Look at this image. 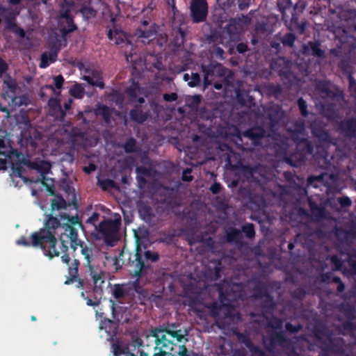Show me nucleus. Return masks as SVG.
<instances>
[{
  "label": "nucleus",
  "mask_w": 356,
  "mask_h": 356,
  "mask_svg": "<svg viewBox=\"0 0 356 356\" xmlns=\"http://www.w3.org/2000/svg\"><path fill=\"white\" fill-rule=\"evenodd\" d=\"M10 161L8 150H0V170H6Z\"/></svg>",
  "instance_id": "obj_48"
},
{
  "label": "nucleus",
  "mask_w": 356,
  "mask_h": 356,
  "mask_svg": "<svg viewBox=\"0 0 356 356\" xmlns=\"http://www.w3.org/2000/svg\"><path fill=\"white\" fill-rule=\"evenodd\" d=\"M136 34L138 38L143 39L142 42L143 43H149L155 38L156 31L151 29L147 30L138 29Z\"/></svg>",
  "instance_id": "obj_32"
},
{
  "label": "nucleus",
  "mask_w": 356,
  "mask_h": 356,
  "mask_svg": "<svg viewBox=\"0 0 356 356\" xmlns=\"http://www.w3.org/2000/svg\"><path fill=\"white\" fill-rule=\"evenodd\" d=\"M292 24L294 26L295 30L300 35L303 34L306 29L307 23L305 21L298 22V19H292Z\"/></svg>",
  "instance_id": "obj_59"
},
{
  "label": "nucleus",
  "mask_w": 356,
  "mask_h": 356,
  "mask_svg": "<svg viewBox=\"0 0 356 356\" xmlns=\"http://www.w3.org/2000/svg\"><path fill=\"white\" fill-rule=\"evenodd\" d=\"M112 294L115 299H120L124 297L125 291L122 285L115 284L113 289Z\"/></svg>",
  "instance_id": "obj_54"
},
{
  "label": "nucleus",
  "mask_w": 356,
  "mask_h": 356,
  "mask_svg": "<svg viewBox=\"0 0 356 356\" xmlns=\"http://www.w3.org/2000/svg\"><path fill=\"white\" fill-rule=\"evenodd\" d=\"M241 232L244 233L245 236L250 239H252L255 236L254 225L252 223H247L242 226Z\"/></svg>",
  "instance_id": "obj_44"
},
{
  "label": "nucleus",
  "mask_w": 356,
  "mask_h": 356,
  "mask_svg": "<svg viewBox=\"0 0 356 356\" xmlns=\"http://www.w3.org/2000/svg\"><path fill=\"white\" fill-rule=\"evenodd\" d=\"M302 328V326L301 324L298 323V325H293L291 323H286L285 324V329L287 332L290 333H297Z\"/></svg>",
  "instance_id": "obj_63"
},
{
  "label": "nucleus",
  "mask_w": 356,
  "mask_h": 356,
  "mask_svg": "<svg viewBox=\"0 0 356 356\" xmlns=\"http://www.w3.org/2000/svg\"><path fill=\"white\" fill-rule=\"evenodd\" d=\"M15 17L16 15L13 13H10L8 16L5 17L6 29L11 32L17 26Z\"/></svg>",
  "instance_id": "obj_49"
},
{
  "label": "nucleus",
  "mask_w": 356,
  "mask_h": 356,
  "mask_svg": "<svg viewBox=\"0 0 356 356\" xmlns=\"http://www.w3.org/2000/svg\"><path fill=\"white\" fill-rule=\"evenodd\" d=\"M339 68L341 70L343 74L347 76L348 79V76L350 74L353 75V71L349 65V62L347 59H341L339 63Z\"/></svg>",
  "instance_id": "obj_47"
},
{
  "label": "nucleus",
  "mask_w": 356,
  "mask_h": 356,
  "mask_svg": "<svg viewBox=\"0 0 356 356\" xmlns=\"http://www.w3.org/2000/svg\"><path fill=\"white\" fill-rule=\"evenodd\" d=\"M76 227L80 228L83 227L77 213L74 216L62 213L60 215V220L50 215L49 218L45 220L44 227L31 234L30 241L25 236H21L16 243L19 245L25 247L40 248L45 256L52 259L60 254V252L56 248V235L58 234V229H63V232L60 233V241L62 244L61 252L65 254L61 256V261L69 265L70 257L67 253L69 245L74 251L79 246L81 253L86 260L85 266L88 268L96 286L102 279L101 273L95 270L93 264L99 251L92 245H88L79 238Z\"/></svg>",
  "instance_id": "obj_1"
},
{
  "label": "nucleus",
  "mask_w": 356,
  "mask_h": 356,
  "mask_svg": "<svg viewBox=\"0 0 356 356\" xmlns=\"http://www.w3.org/2000/svg\"><path fill=\"white\" fill-rule=\"evenodd\" d=\"M325 174L322 173L318 176L312 175L307 178V184L309 186L318 188L323 183Z\"/></svg>",
  "instance_id": "obj_39"
},
{
  "label": "nucleus",
  "mask_w": 356,
  "mask_h": 356,
  "mask_svg": "<svg viewBox=\"0 0 356 356\" xmlns=\"http://www.w3.org/2000/svg\"><path fill=\"white\" fill-rule=\"evenodd\" d=\"M143 257L144 258L145 262L149 263V261H150L153 263L159 261V254L156 252L147 250L143 252Z\"/></svg>",
  "instance_id": "obj_46"
},
{
  "label": "nucleus",
  "mask_w": 356,
  "mask_h": 356,
  "mask_svg": "<svg viewBox=\"0 0 356 356\" xmlns=\"http://www.w3.org/2000/svg\"><path fill=\"white\" fill-rule=\"evenodd\" d=\"M140 90V84L138 81H133L132 84L126 89V93L130 99L131 102H134L137 98V93Z\"/></svg>",
  "instance_id": "obj_35"
},
{
  "label": "nucleus",
  "mask_w": 356,
  "mask_h": 356,
  "mask_svg": "<svg viewBox=\"0 0 356 356\" xmlns=\"http://www.w3.org/2000/svg\"><path fill=\"white\" fill-rule=\"evenodd\" d=\"M165 197L162 200L163 204H167L172 208L179 205L178 200V191L174 188L164 186Z\"/></svg>",
  "instance_id": "obj_19"
},
{
  "label": "nucleus",
  "mask_w": 356,
  "mask_h": 356,
  "mask_svg": "<svg viewBox=\"0 0 356 356\" xmlns=\"http://www.w3.org/2000/svg\"><path fill=\"white\" fill-rule=\"evenodd\" d=\"M284 161L286 163L290 165L293 167H298L300 166L306 160V156H304V154H301L297 149L293 153L290 155L285 156Z\"/></svg>",
  "instance_id": "obj_24"
},
{
  "label": "nucleus",
  "mask_w": 356,
  "mask_h": 356,
  "mask_svg": "<svg viewBox=\"0 0 356 356\" xmlns=\"http://www.w3.org/2000/svg\"><path fill=\"white\" fill-rule=\"evenodd\" d=\"M136 172L137 175H140L147 177H150L152 175L150 168L142 165L137 167L136 169Z\"/></svg>",
  "instance_id": "obj_64"
},
{
  "label": "nucleus",
  "mask_w": 356,
  "mask_h": 356,
  "mask_svg": "<svg viewBox=\"0 0 356 356\" xmlns=\"http://www.w3.org/2000/svg\"><path fill=\"white\" fill-rule=\"evenodd\" d=\"M100 214L97 212H94L86 220V223L91 225L95 227V231L97 230V222L99 221Z\"/></svg>",
  "instance_id": "obj_62"
},
{
  "label": "nucleus",
  "mask_w": 356,
  "mask_h": 356,
  "mask_svg": "<svg viewBox=\"0 0 356 356\" xmlns=\"http://www.w3.org/2000/svg\"><path fill=\"white\" fill-rule=\"evenodd\" d=\"M191 17L195 23L203 22L208 15V3L206 0H193L191 5Z\"/></svg>",
  "instance_id": "obj_9"
},
{
  "label": "nucleus",
  "mask_w": 356,
  "mask_h": 356,
  "mask_svg": "<svg viewBox=\"0 0 356 356\" xmlns=\"http://www.w3.org/2000/svg\"><path fill=\"white\" fill-rule=\"evenodd\" d=\"M26 164L28 168L36 170L43 178L49 173L51 167L49 162L44 160L30 161Z\"/></svg>",
  "instance_id": "obj_18"
},
{
  "label": "nucleus",
  "mask_w": 356,
  "mask_h": 356,
  "mask_svg": "<svg viewBox=\"0 0 356 356\" xmlns=\"http://www.w3.org/2000/svg\"><path fill=\"white\" fill-rule=\"evenodd\" d=\"M79 265L80 262L76 259H74L73 263L68 265V273L70 275V277H68L65 282V284H72L74 280L78 279Z\"/></svg>",
  "instance_id": "obj_28"
},
{
  "label": "nucleus",
  "mask_w": 356,
  "mask_h": 356,
  "mask_svg": "<svg viewBox=\"0 0 356 356\" xmlns=\"http://www.w3.org/2000/svg\"><path fill=\"white\" fill-rule=\"evenodd\" d=\"M129 118L131 121L138 124H143L150 116L149 109H146L145 106L134 105L129 111Z\"/></svg>",
  "instance_id": "obj_13"
},
{
  "label": "nucleus",
  "mask_w": 356,
  "mask_h": 356,
  "mask_svg": "<svg viewBox=\"0 0 356 356\" xmlns=\"http://www.w3.org/2000/svg\"><path fill=\"white\" fill-rule=\"evenodd\" d=\"M80 13L83 17L87 19L94 17L96 15V10L90 6H82L80 9Z\"/></svg>",
  "instance_id": "obj_50"
},
{
  "label": "nucleus",
  "mask_w": 356,
  "mask_h": 356,
  "mask_svg": "<svg viewBox=\"0 0 356 356\" xmlns=\"http://www.w3.org/2000/svg\"><path fill=\"white\" fill-rule=\"evenodd\" d=\"M2 87L4 95L10 99L13 104L17 106H21L24 104L22 100L24 96L21 97L18 101V97L17 96L18 85L15 79L13 78L10 74H6L3 79Z\"/></svg>",
  "instance_id": "obj_6"
},
{
  "label": "nucleus",
  "mask_w": 356,
  "mask_h": 356,
  "mask_svg": "<svg viewBox=\"0 0 356 356\" xmlns=\"http://www.w3.org/2000/svg\"><path fill=\"white\" fill-rule=\"evenodd\" d=\"M201 81L202 79L199 73L191 72V81L188 82V85L191 88L197 87L200 86Z\"/></svg>",
  "instance_id": "obj_56"
},
{
  "label": "nucleus",
  "mask_w": 356,
  "mask_h": 356,
  "mask_svg": "<svg viewBox=\"0 0 356 356\" xmlns=\"http://www.w3.org/2000/svg\"><path fill=\"white\" fill-rule=\"evenodd\" d=\"M123 148L126 153H134L136 152V140L135 138L131 137L128 138L124 144Z\"/></svg>",
  "instance_id": "obj_45"
},
{
  "label": "nucleus",
  "mask_w": 356,
  "mask_h": 356,
  "mask_svg": "<svg viewBox=\"0 0 356 356\" xmlns=\"http://www.w3.org/2000/svg\"><path fill=\"white\" fill-rule=\"evenodd\" d=\"M84 92V88L79 83L73 85L69 91L70 95L76 99L83 98Z\"/></svg>",
  "instance_id": "obj_40"
},
{
  "label": "nucleus",
  "mask_w": 356,
  "mask_h": 356,
  "mask_svg": "<svg viewBox=\"0 0 356 356\" xmlns=\"http://www.w3.org/2000/svg\"><path fill=\"white\" fill-rule=\"evenodd\" d=\"M261 307L262 309L261 317L266 316V314H272L276 309V302L274 298L269 295L261 299Z\"/></svg>",
  "instance_id": "obj_25"
},
{
  "label": "nucleus",
  "mask_w": 356,
  "mask_h": 356,
  "mask_svg": "<svg viewBox=\"0 0 356 356\" xmlns=\"http://www.w3.org/2000/svg\"><path fill=\"white\" fill-rule=\"evenodd\" d=\"M175 323L167 327H156L149 330L146 335V341H154V350L157 356H190L185 345H178L174 341L180 343L187 334L181 329H177Z\"/></svg>",
  "instance_id": "obj_2"
},
{
  "label": "nucleus",
  "mask_w": 356,
  "mask_h": 356,
  "mask_svg": "<svg viewBox=\"0 0 356 356\" xmlns=\"http://www.w3.org/2000/svg\"><path fill=\"white\" fill-rule=\"evenodd\" d=\"M96 114L102 116L106 124L111 123L112 109L106 105H100L96 110Z\"/></svg>",
  "instance_id": "obj_31"
},
{
  "label": "nucleus",
  "mask_w": 356,
  "mask_h": 356,
  "mask_svg": "<svg viewBox=\"0 0 356 356\" xmlns=\"http://www.w3.org/2000/svg\"><path fill=\"white\" fill-rule=\"evenodd\" d=\"M267 321V327L275 330H280L282 328L284 321L277 316H273L268 317L266 316H262Z\"/></svg>",
  "instance_id": "obj_33"
},
{
  "label": "nucleus",
  "mask_w": 356,
  "mask_h": 356,
  "mask_svg": "<svg viewBox=\"0 0 356 356\" xmlns=\"http://www.w3.org/2000/svg\"><path fill=\"white\" fill-rule=\"evenodd\" d=\"M347 22L350 30L356 31V10H347Z\"/></svg>",
  "instance_id": "obj_43"
},
{
  "label": "nucleus",
  "mask_w": 356,
  "mask_h": 356,
  "mask_svg": "<svg viewBox=\"0 0 356 356\" xmlns=\"http://www.w3.org/2000/svg\"><path fill=\"white\" fill-rule=\"evenodd\" d=\"M338 130L346 138H356V118L343 119L338 123Z\"/></svg>",
  "instance_id": "obj_11"
},
{
  "label": "nucleus",
  "mask_w": 356,
  "mask_h": 356,
  "mask_svg": "<svg viewBox=\"0 0 356 356\" xmlns=\"http://www.w3.org/2000/svg\"><path fill=\"white\" fill-rule=\"evenodd\" d=\"M266 130L261 126L252 127L241 134L238 138L244 150H252L254 146L259 145L266 137Z\"/></svg>",
  "instance_id": "obj_4"
},
{
  "label": "nucleus",
  "mask_w": 356,
  "mask_h": 356,
  "mask_svg": "<svg viewBox=\"0 0 356 356\" xmlns=\"http://www.w3.org/2000/svg\"><path fill=\"white\" fill-rule=\"evenodd\" d=\"M296 36L292 33H287L280 37V40L284 47H293Z\"/></svg>",
  "instance_id": "obj_38"
},
{
  "label": "nucleus",
  "mask_w": 356,
  "mask_h": 356,
  "mask_svg": "<svg viewBox=\"0 0 356 356\" xmlns=\"http://www.w3.org/2000/svg\"><path fill=\"white\" fill-rule=\"evenodd\" d=\"M311 133L314 137L325 131V124L320 120H314L310 124Z\"/></svg>",
  "instance_id": "obj_36"
},
{
  "label": "nucleus",
  "mask_w": 356,
  "mask_h": 356,
  "mask_svg": "<svg viewBox=\"0 0 356 356\" xmlns=\"http://www.w3.org/2000/svg\"><path fill=\"white\" fill-rule=\"evenodd\" d=\"M315 138L318 140V145H316V151L314 156L316 157L319 156L322 159L323 163L326 164L328 157V152L325 146H327L330 144H334V142L332 141L333 139L327 130L324 131L320 134H318V136Z\"/></svg>",
  "instance_id": "obj_8"
},
{
  "label": "nucleus",
  "mask_w": 356,
  "mask_h": 356,
  "mask_svg": "<svg viewBox=\"0 0 356 356\" xmlns=\"http://www.w3.org/2000/svg\"><path fill=\"white\" fill-rule=\"evenodd\" d=\"M107 37L110 40H115V44H121L124 42L126 35L121 29H109L107 33Z\"/></svg>",
  "instance_id": "obj_29"
},
{
  "label": "nucleus",
  "mask_w": 356,
  "mask_h": 356,
  "mask_svg": "<svg viewBox=\"0 0 356 356\" xmlns=\"http://www.w3.org/2000/svg\"><path fill=\"white\" fill-rule=\"evenodd\" d=\"M120 260L122 264L128 268L129 274L136 277L135 282L136 291L139 292L140 287H137L140 278L145 276L152 270V266L149 263L145 262L143 257V250L140 247L137 246L136 250L131 252L128 250L123 248L119 254V257H115L114 265L116 266V270L118 266H121Z\"/></svg>",
  "instance_id": "obj_3"
},
{
  "label": "nucleus",
  "mask_w": 356,
  "mask_h": 356,
  "mask_svg": "<svg viewBox=\"0 0 356 356\" xmlns=\"http://www.w3.org/2000/svg\"><path fill=\"white\" fill-rule=\"evenodd\" d=\"M321 44L318 41H310L308 42V51L312 56L323 58L325 56L324 50L321 49Z\"/></svg>",
  "instance_id": "obj_30"
},
{
  "label": "nucleus",
  "mask_w": 356,
  "mask_h": 356,
  "mask_svg": "<svg viewBox=\"0 0 356 356\" xmlns=\"http://www.w3.org/2000/svg\"><path fill=\"white\" fill-rule=\"evenodd\" d=\"M65 22L67 27H63L60 29V32L63 35H67L77 29V26L74 22L73 17H68V19L65 20Z\"/></svg>",
  "instance_id": "obj_42"
},
{
  "label": "nucleus",
  "mask_w": 356,
  "mask_h": 356,
  "mask_svg": "<svg viewBox=\"0 0 356 356\" xmlns=\"http://www.w3.org/2000/svg\"><path fill=\"white\" fill-rule=\"evenodd\" d=\"M347 264L348 269L344 268V273L350 275H356V254H348Z\"/></svg>",
  "instance_id": "obj_34"
},
{
  "label": "nucleus",
  "mask_w": 356,
  "mask_h": 356,
  "mask_svg": "<svg viewBox=\"0 0 356 356\" xmlns=\"http://www.w3.org/2000/svg\"><path fill=\"white\" fill-rule=\"evenodd\" d=\"M225 32L229 36L230 39L234 40L238 37L239 32L235 24L229 23L225 27Z\"/></svg>",
  "instance_id": "obj_41"
},
{
  "label": "nucleus",
  "mask_w": 356,
  "mask_h": 356,
  "mask_svg": "<svg viewBox=\"0 0 356 356\" xmlns=\"http://www.w3.org/2000/svg\"><path fill=\"white\" fill-rule=\"evenodd\" d=\"M225 239L229 243L239 245L242 243V232L238 229L229 227L225 230Z\"/></svg>",
  "instance_id": "obj_22"
},
{
  "label": "nucleus",
  "mask_w": 356,
  "mask_h": 356,
  "mask_svg": "<svg viewBox=\"0 0 356 356\" xmlns=\"http://www.w3.org/2000/svg\"><path fill=\"white\" fill-rule=\"evenodd\" d=\"M291 345V341L288 339L283 331H275L269 337V343L266 346L268 351H272L277 346L282 348H287Z\"/></svg>",
  "instance_id": "obj_12"
},
{
  "label": "nucleus",
  "mask_w": 356,
  "mask_h": 356,
  "mask_svg": "<svg viewBox=\"0 0 356 356\" xmlns=\"http://www.w3.org/2000/svg\"><path fill=\"white\" fill-rule=\"evenodd\" d=\"M316 88L323 99L333 100L337 97V93L330 88V84L327 81H318L316 83Z\"/></svg>",
  "instance_id": "obj_20"
},
{
  "label": "nucleus",
  "mask_w": 356,
  "mask_h": 356,
  "mask_svg": "<svg viewBox=\"0 0 356 356\" xmlns=\"http://www.w3.org/2000/svg\"><path fill=\"white\" fill-rule=\"evenodd\" d=\"M8 152L9 154L10 161L13 163H23L24 165L27 167V161H30L31 160L25 158L24 155L19 152L17 149L13 148L11 146H9L8 149Z\"/></svg>",
  "instance_id": "obj_27"
},
{
  "label": "nucleus",
  "mask_w": 356,
  "mask_h": 356,
  "mask_svg": "<svg viewBox=\"0 0 356 356\" xmlns=\"http://www.w3.org/2000/svg\"><path fill=\"white\" fill-rule=\"evenodd\" d=\"M120 225V216L115 219H104L98 225L97 232L103 237L106 243L111 244L117 240Z\"/></svg>",
  "instance_id": "obj_5"
},
{
  "label": "nucleus",
  "mask_w": 356,
  "mask_h": 356,
  "mask_svg": "<svg viewBox=\"0 0 356 356\" xmlns=\"http://www.w3.org/2000/svg\"><path fill=\"white\" fill-rule=\"evenodd\" d=\"M139 213L142 218L146 222L151 221L154 217V214L149 206L143 205L139 208Z\"/></svg>",
  "instance_id": "obj_37"
},
{
  "label": "nucleus",
  "mask_w": 356,
  "mask_h": 356,
  "mask_svg": "<svg viewBox=\"0 0 356 356\" xmlns=\"http://www.w3.org/2000/svg\"><path fill=\"white\" fill-rule=\"evenodd\" d=\"M345 346V341L343 338H330L327 343H323L321 349L328 354L343 355L346 352Z\"/></svg>",
  "instance_id": "obj_10"
},
{
  "label": "nucleus",
  "mask_w": 356,
  "mask_h": 356,
  "mask_svg": "<svg viewBox=\"0 0 356 356\" xmlns=\"http://www.w3.org/2000/svg\"><path fill=\"white\" fill-rule=\"evenodd\" d=\"M290 67V61L285 57H278L273 59L270 63V68L277 72L279 75L286 74Z\"/></svg>",
  "instance_id": "obj_17"
},
{
  "label": "nucleus",
  "mask_w": 356,
  "mask_h": 356,
  "mask_svg": "<svg viewBox=\"0 0 356 356\" xmlns=\"http://www.w3.org/2000/svg\"><path fill=\"white\" fill-rule=\"evenodd\" d=\"M305 129V122L302 120H297L293 124V129L290 131L295 134H302Z\"/></svg>",
  "instance_id": "obj_58"
},
{
  "label": "nucleus",
  "mask_w": 356,
  "mask_h": 356,
  "mask_svg": "<svg viewBox=\"0 0 356 356\" xmlns=\"http://www.w3.org/2000/svg\"><path fill=\"white\" fill-rule=\"evenodd\" d=\"M330 261L334 266V270H343V261L339 258L337 254L332 255L330 257Z\"/></svg>",
  "instance_id": "obj_51"
},
{
  "label": "nucleus",
  "mask_w": 356,
  "mask_h": 356,
  "mask_svg": "<svg viewBox=\"0 0 356 356\" xmlns=\"http://www.w3.org/2000/svg\"><path fill=\"white\" fill-rule=\"evenodd\" d=\"M49 106L53 114L60 120H63L66 116L65 111L63 109L60 100L56 98H51L49 100Z\"/></svg>",
  "instance_id": "obj_26"
},
{
  "label": "nucleus",
  "mask_w": 356,
  "mask_h": 356,
  "mask_svg": "<svg viewBox=\"0 0 356 356\" xmlns=\"http://www.w3.org/2000/svg\"><path fill=\"white\" fill-rule=\"evenodd\" d=\"M47 191L49 192L50 195H54V197L51 200V212L50 214H49L47 216V218L46 220L49 218L50 215H53V213H54V211H56V210L59 211V210H61V209H66L68 206H70V204H67L66 200L63 198V197L62 195H58V194H56L54 193V191L52 188H49L47 189ZM62 213H67H67H65V212H60L59 213V216L60 214H62ZM68 215H70V214L68 213ZM52 216L56 218L58 220H60V218H58L56 216Z\"/></svg>",
  "instance_id": "obj_14"
},
{
  "label": "nucleus",
  "mask_w": 356,
  "mask_h": 356,
  "mask_svg": "<svg viewBox=\"0 0 356 356\" xmlns=\"http://www.w3.org/2000/svg\"><path fill=\"white\" fill-rule=\"evenodd\" d=\"M86 73L87 74L84 75L83 79L88 84L102 89L104 88L105 84L99 71L95 70L86 69Z\"/></svg>",
  "instance_id": "obj_16"
},
{
  "label": "nucleus",
  "mask_w": 356,
  "mask_h": 356,
  "mask_svg": "<svg viewBox=\"0 0 356 356\" xmlns=\"http://www.w3.org/2000/svg\"><path fill=\"white\" fill-rule=\"evenodd\" d=\"M298 3L293 4L292 0H277V6L280 10H285L291 7L296 8Z\"/></svg>",
  "instance_id": "obj_53"
},
{
  "label": "nucleus",
  "mask_w": 356,
  "mask_h": 356,
  "mask_svg": "<svg viewBox=\"0 0 356 356\" xmlns=\"http://www.w3.org/2000/svg\"><path fill=\"white\" fill-rule=\"evenodd\" d=\"M201 71L203 73V86L204 88L211 85L212 81L216 76H222V65L211 61L209 64H202Z\"/></svg>",
  "instance_id": "obj_7"
},
{
  "label": "nucleus",
  "mask_w": 356,
  "mask_h": 356,
  "mask_svg": "<svg viewBox=\"0 0 356 356\" xmlns=\"http://www.w3.org/2000/svg\"><path fill=\"white\" fill-rule=\"evenodd\" d=\"M308 205L315 219L320 220L325 218L326 209L324 206L318 205L312 197H308Z\"/></svg>",
  "instance_id": "obj_23"
},
{
  "label": "nucleus",
  "mask_w": 356,
  "mask_h": 356,
  "mask_svg": "<svg viewBox=\"0 0 356 356\" xmlns=\"http://www.w3.org/2000/svg\"><path fill=\"white\" fill-rule=\"evenodd\" d=\"M22 165L23 163H13L12 168L15 176L23 179L24 181H26V178L23 176L24 168Z\"/></svg>",
  "instance_id": "obj_57"
},
{
  "label": "nucleus",
  "mask_w": 356,
  "mask_h": 356,
  "mask_svg": "<svg viewBox=\"0 0 356 356\" xmlns=\"http://www.w3.org/2000/svg\"><path fill=\"white\" fill-rule=\"evenodd\" d=\"M255 293H254V297L258 299H263L269 295H270L268 289L266 286H256L255 287Z\"/></svg>",
  "instance_id": "obj_55"
},
{
  "label": "nucleus",
  "mask_w": 356,
  "mask_h": 356,
  "mask_svg": "<svg viewBox=\"0 0 356 356\" xmlns=\"http://www.w3.org/2000/svg\"><path fill=\"white\" fill-rule=\"evenodd\" d=\"M291 296L293 299L302 300L306 296V291L303 288L299 287L293 290Z\"/></svg>",
  "instance_id": "obj_60"
},
{
  "label": "nucleus",
  "mask_w": 356,
  "mask_h": 356,
  "mask_svg": "<svg viewBox=\"0 0 356 356\" xmlns=\"http://www.w3.org/2000/svg\"><path fill=\"white\" fill-rule=\"evenodd\" d=\"M237 338L241 343L249 348L252 356H268L260 347L255 346L252 342L248 334L238 332L237 334Z\"/></svg>",
  "instance_id": "obj_15"
},
{
  "label": "nucleus",
  "mask_w": 356,
  "mask_h": 356,
  "mask_svg": "<svg viewBox=\"0 0 356 356\" xmlns=\"http://www.w3.org/2000/svg\"><path fill=\"white\" fill-rule=\"evenodd\" d=\"M297 105L299 108L301 115L304 118L307 117L309 115V112L307 110V102L302 97H300L297 100Z\"/></svg>",
  "instance_id": "obj_52"
},
{
  "label": "nucleus",
  "mask_w": 356,
  "mask_h": 356,
  "mask_svg": "<svg viewBox=\"0 0 356 356\" xmlns=\"http://www.w3.org/2000/svg\"><path fill=\"white\" fill-rule=\"evenodd\" d=\"M236 97L241 104L245 105L246 103V99L249 97V95L248 92L238 89L236 90Z\"/></svg>",
  "instance_id": "obj_61"
},
{
  "label": "nucleus",
  "mask_w": 356,
  "mask_h": 356,
  "mask_svg": "<svg viewBox=\"0 0 356 356\" xmlns=\"http://www.w3.org/2000/svg\"><path fill=\"white\" fill-rule=\"evenodd\" d=\"M297 149L301 153L304 154V156L307 159V156L313 154L315 160L317 161L318 159L322 160V159L318 156V157L315 156L316 152H314V147L312 143L307 138L301 139L297 145Z\"/></svg>",
  "instance_id": "obj_21"
}]
</instances>
